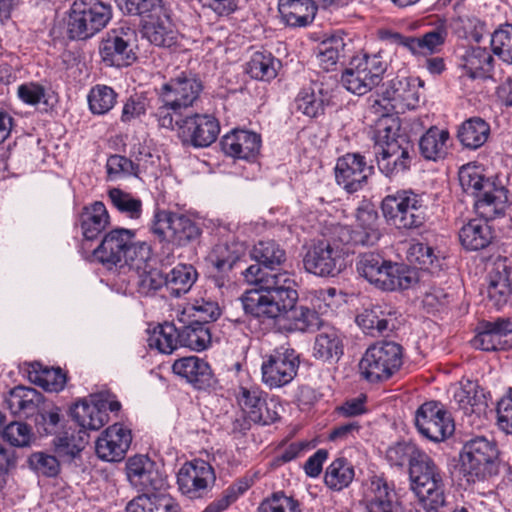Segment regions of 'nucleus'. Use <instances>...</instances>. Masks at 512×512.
Instances as JSON below:
<instances>
[{
    "label": "nucleus",
    "mask_w": 512,
    "mask_h": 512,
    "mask_svg": "<svg viewBox=\"0 0 512 512\" xmlns=\"http://www.w3.org/2000/svg\"><path fill=\"white\" fill-rule=\"evenodd\" d=\"M112 18V7L102 0H75L66 20L70 40L84 41L102 31Z\"/></svg>",
    "instance_id": "nucleus-5"
},
{
    "label": "nucleus",
    "mask_w": 512,
    "mask_h": 512,
    "mask_svg": "<svg viewBox=\"0 0 512 512\" xmlns=\"http://www.w3.org/2000/svg\"><path fill=\"white\" fill-rule=\"evenodd\" d=\"M175 128L183 144L195 148L210 146L216 141L220 132L219 122L213 115L200 113L178 116Z\"/></svg>",
    "instance_id": "nucleus-16"
},
{
    "label": "nucleus",
    "mask_w": 512,
    "mask_h": 512,
    "mask_svg": "<svg viewBox=\"0 0 512 512\" xmlns=\"http://www.w3.org/2000/svg\"><path fill=\"white\" fill-rule=\"evenodd\" d=\"M459 182L464 192L475 197L477 214L485 219H495L504 214L507 208V190L496 187L486 179L477 166L470 164L459 170Z\"/></svg>",
    "instance_id": "nucleus-4"
},
{
    "label": "nucleus",
    "mask_w": 512,
    "mask_h": 512,
    "mask_svg": "<svg viewBox=\"0 0 512 512\" xmlns=\"http://www.w3.org/2000/svg\"><path fill=\"white\" fill-rule=\"evenodd\" d=\"M197 279L196 269L189 264H178L166 274V290L171 297L186 294Z\"/></svg>",
    "instance_id": "nucleus-47"
},
{
    "label": "nucleus",
    "mask_w": 512,
    "mask_h": 512,
    "mask_svg": "<svg viewBox=\"0 0 512 512\" xmlns=\"http://www.w3.org/2000/svg\"><path fill=\"white\" fill-rule=\"evenodd\" d=\"M409 142L406 135L400 134V124L398 119L393 117H383L379 120L375 131V145L376 148H383V145H388L391 142Z\"/></svg>",
    "instance_id": "nucleus-59"
},
{
    "label": "nucleus",
    "mask_w": 512,
    "mask_h": 512,
    "mask_svg": "<svg viewBox=\"0 0 512 512\" xmlns=\"http://www.w3.org/2000/svg\"><path fill=\"white\" fill-rule=\"evenodd\" d=\"M408 259L411 263L419 265L421 270L437 274L442 270L444 258L434 253V249L427 243L412 244L408 250Z\"/></svg>",
    "instance_id": "nucleus-50"
},
{
    "label": "nucleus",
    "mask_w": 512,
    "mask_h": 512,
    "mask_svg": "<svg viewBox=\"0 0 512 512\" xmlns=\"http://www.w3.org/2000/svg\"><path fill=\"white\" fill-rule=\"evenodd\" d=\"M488 302L497 310L512 306V260L498 257L488 274Z\"/></svg>",
    "instance_id": "nucleus-19"
},
{
    "label": "nucleus",
    "mask_w": 512,
    "mask_h": 512,
    "mask_svg": "<svg viewBox=\"0 0 512 512\" xmlns=\"http://www.w3.org/2000/svg\"><path fill=\"white\" fill-rule=\"evenodd\" d=\"M135 231L114 228L107 232L93 250L94 258L108 269L141 268L151 259L152 251L146 242L135 240Z\"/></svg>",
    "instance_id": "nucleus-3"
},
{
    "label": "nucleus",
    "mask_w": 512,
    "mask_h": 512,
    "mask_svg": "<svg viewBox=\"0 0 512 512\" xmlns=\"http://www.w3.org/2000/svg\"><path fill=\"white\" fill-rule=\"evenodd\" d=\"M148 261H146L141 268L131 267L129 270L132 275L131 278H135V284L137 290L141 295L148 296L154 294L157 290L166 287V275H163L161 271L157 269H147Z\"/></svg>",
    "instance_id": "nucleus-49"
},
{
    "label": "nucleus",
    "mask_w": 512,
    "mask_h": 512,
    "mask_svg": "<svg viewBox=\"0 0 512 512\" xmlns=\"http://www.w3.org/2000/svg\"><path fill=\"white\" fill-rule=\"evenodd\" d=\"M173 372L185 378L197 390H213L218 381L208 362L197 357L189 356L176 360L172 365Z\"/></svg>",
    "instance_id": "nucleus-26"
},
{
    "label": "nucleus",
    "mask_w": 512,
    "mask_h": 512,
    "mask_svg": "<svg viewBox=\"0 0 512 512\" xmlns=\"http://www.w3.org/2000/svg\"><path fill=\"white\" fill-rule=\"evenodd\" d=\"M413 145L400 141L376 148L374 156L379 171L388 178H395L408 172L412 165Z\"/></svg>",
    "instance_id": "nucleus-21"
},
{
    "label": "nucleus",
    "mask_w": 512,
    "mask_h": 512,
    "mask_svg": "<svg viewBox=\"0 0 512 512\" xmlns=\"http://www.w3.org/2000/svg\"><path fill=\"white\" fill-rule=\"evenodd\" d=\"M149 231L159 243L176 247L195 243L202 234L199 224L188 216L160 208L154 211Z\"/></svg>",
    "instance_id": "nucleus-7"
},
{
    "label": "nucleus",
    "mask_w": 512,
    "mask_h": 512,
    "mask_svg": "<svg viewBox=\"0 0 512 512\" xmlns=\"http://www.w3.org/2000/svg\"><path fill=\"white\" fill-rule=\"evenodd\" d=\"M318 8L313 0H278L281 17L292 27H305L312 23Z\"/></svg>",
    "instance_id": "nucleus-35"
},
{
    "label": "nucleus",
    "mask_w": 512,
    "mask_h": 512,
    "mask_svg": "<svg viewBox=\"0 0 512 512\" xmlns=\"http://www.w3.org/2000/svg\"><path fill=\"white\" fill-rule=\"evenodd\" d=\"M372 173L373 166H369L360 153H347L341 156L335 166L337 184L350 194L363 189Z\"/></svg>",
    "instance_id": "nucleus-18"
},
{
    "label": "nucleus",
    "mask_w": 512,
    "mask_h": 512,
    "mask_svg": "<svg viewBox=\"0 0 512 512\" xmlns=\"http://www.w3.org/2000/svg\"><path fill=\"white\" fill-rule=\"evenodd\" d=\"M237 401L241 410L248 413L254 424L270 425L281 418L280 413L283 408L279 400L270 397L258 386H240Z\"/></svg>",
    "instance_id": "nucleus-12"
},
{
    "label": "nucleus",
    "mask_w": 512,
    "mask_h": 512,
    "mask_svg": "<svg viewBox=\"0 0 512 512\" xmlns=\"http://www.w3.org/2000/svg\"><path fill=\"white\" fill-rule=\"evenodd\" d=\"M220 145L228 156L253 160L260 152L261 137L252 131L235 129L222 137Z\"/></svg>",
    "instance_id": "nucleus-27"
},
{
    "label": "nucleus",
    "mask_w": 512,
    "mask_h": 512,
    "mask_svg": "<svg viewBox=\"0 0 512 512\" xmlns=\"http://www.w3.org/2000/svg\"><path fill=\"white\" fill-rule=\"evenodd\" d=\"M108 197L113 207L121 214L132 220L140 219L142 215V201L120 188H111Z\"/></svg>",
    "instance_id": "nucleus-56"
},
{
    "label": "nucleus",
    "mask_w": 512,
    "mask_h": 512,
    "mask_svg": "<svg viewBox=\"0 0 512 512\" xmlns=\"http://www.w3.org/2000/svg\"><path fill=\"white\" fill-rule=\"evenodd\" d=\"M408 189L398 190L394 194L387 195L381 202V210L386 221L394 225H402L400 222L404 207L409 206L407 199Z\"/></svg>",
    "instance_id": "nucleus-60"
},
{
    "label": "nucleus",
    "mask_w": 512,
    "mask_h": 512,
    "mask_svg": "<svg viewBox=\"0 0 512 512\" xmlns=\"http://www.w3.org/2000/svg\"><path fill=\"white\" fill-rule=\"evenodd\" d=\"M61 426L60 409L54 405H45L35 415V427L39 435H56Z\"/></svg>",
    "instance_id": "nucleus-62"
},
{
    "label": "nucleus",
    "mask_w": 512,
    "mask_h": 512,
    "mask_svg": "<svg viewBox=\"0 0 512 512\" xmlns=\"http://www.w3.org/2000/svg\"><path fill=\"white\" fill-rule=\"evenodd\" d=\"M411 488L425 509L438 511L446 503L442 473L426 453L418 454L409 468Z\"/></svg>",
    "instance_id": "nucleus-8"
},
{
    "label": "nucleus",
    "mask_w": 512,
    "mask_h": 512,
    "mask_svg": "<svg viewBox=\"0 0 512 512\" xmlns=\"http://www.w3.org/2000/svg\"><path fill=\"white\" fill-rule=\"evenodd\" d=\"M257 512H302V509L301 503L294 496L276 491L260 502Z\"/></svg>",
    "instance_id": "nucleus-58"
},
{
    "label": "nucleus",
    "mask_w": 512,
    "mask_h": 512,
    "mask_svg": "<svg viewBox=\"0 0 512 512\" xmlns=\"http://www.w3.org/2000/svg\"><path fill=\"white\" fill-rule=\"evenodd\" d=\"M34 382L49 392H59L64 389L66 375L61 368L42 367L36 371Z\"/></svg>",
    "instance_id": "nucleus-64"
},
{
    "label": "nucleus",
    "mask_w": 512,
    "mask_h": 512,
    "mask_svg": "<svg viewBox=\"0 0 512 512\" xmlns=\"http://www.w3.org/2000/svg\"><path fill=\"white\" fill-rule=\"evenodd\" d=\"M407 199L409 206L404 207L400 217L402 225H397L398 229H414L420 227L425 221L426 205L422 194L415 193L408 189Z\"/></svg>",
    "instance_id": "nucleus-54"
},
{
    "label": "nucleus",
    "mask_w": 512,
    "mask_h": 512,
    "mask_svg": "<svg viewBox=\"0 0 512 512\" xmlns=\"http://www.w3.org/2000/svg\"><path fill=\"white\" fill-rule=\"evenodd\" d=\"M250 256L265 276L272 274L264 272L263 268L274 270L286 261V251L275 240L259 241L253 246Z\"/></svg>",
    "instance_id": "nucleus-40"
},
{
    "label": "nucleus",
    "mask_w": 512,
    "mask_h": 512,
    "mask_svg": "<svg viewBox=\"0 0 512 512\" xmlns=\"http://www.w3.org/2000/svg\"><path fill=\"white\" fill-rule=\"evenodd\" d=\"M458 65L471 79H486L493 71L494 58L485 47L469 46L459 55Z\"/></svg>",
    "instance_id": "nucleus-30"
},
{
    "label": "nucleus",
    "mask_w": 512,
    "mask_h": 512,
    "mask_svg": "<svg viewBox=\"0 0 512 512\" xmlns=\"http://www.w3.org/2000/svg\"><path fill=\"white\" fill-rule=\"evenodd\" d=\"M118 94L107 85H95L88 93L89 110L94 115L107 114L117 103Z\"/></svg>",
    "instance_id": "nucleus-55"
},
{
    "label": "nucleus",
    "mask_w": 512,
    "mask_h": 512,
    "mask_svg": "<svg viewBox=\"0 0 512 512\" xmlns=\"http://www.w3.org/2000/svg\"><path fill=\"white\" fill-rule=\"evenodd\" d=\"M299 364V354L293 348L280 346L264 357L262 381L270 388L283 387L295 378Z\"/></svg>",
    "instance_id": "nucleus-14"
},
{
    "label": "nucleus",
    "mask_w": 512,
    "mask_h": 512,
    "mask_svg": "<svg viewBox=\"0 0 512 512\" xmlns=\"http://www.w3.org/2000/svg\"><path fill=\"white\" fill-rule=\"evenodd\" d=\"M449 132L436 126L430 127L419 139L421 156L429 161H438L447 155Z\"/></svg>",
    "instance_id": "nucleus-41"
},
{
    "label": "nucleus",
    "mask_w": 512,
    "mask_h": 512,
    "mask_svg": "<svg viewBox=\"0 0 512 512\" xmlns=\"http://www.w3.org/2000/svg\"><path fill=\"white\" fill-rule=\"evenodd\" d=\"M136 40V32L130 28L121 27L107 32L99 46L102 61L118 68L130 66L137 59L134 51Z\"/></svg>",
    "instance_id": "nucleus-15"
},
{
    "label": "nucleus",
    "mask_w": 512,
    "mask_h": 512,
    "mask_svg": "<svg viewBox=\"0 0 512 512\" xmlns=\"http://www.w3.org/2000/svg\"><path fill=\"white\" fill-rule=\"evenodd\" d=\"M423 84L419 79L400 77L388 82L382 92L383 99L388 101L395 113H404L413 110L420 102L419 87Z\"/></svg>",
    "instance_id": "nucleus-23"
},
{
    "label": "nucleus",
    "mask_w": 512,
    "mask_h": 512,
    "mask_svg": "<svg viewBox=\"0 0 512 512\" xmlns=\"http://www.w3.org/2000/svg\"><path fill=\"white\" fill-rule=\"evenodd\" d=\"M87 437L88 435L82 429L78 432L70 430L60 432L52 441L53 451L61 462L70 463L79 457L87 443Z\"/></svg>",
    "instance_id": "nucleus-39"
},
{
    "label": "nucleus",
    "mask_w": 512,
    "mask_h": 512,
    "mask_svg": "<svg viewBox=\"0 0 512 512\" xmlns=\"http://www.w3.org/2000/svg\"><path fill=\"white\" fill-rule=\"evenodd\" d=\"M491 219H473L459 231L462 246L469 251L482 250L491 244L494 235L488 221Z\"/></svg>",
    "instance_id": "nucleus-37"
},
{
    "label": "nucleus",
    "mask_w": 512,
    "mask_h": 512,
    "mask_svg": "<svg viewBox=\"0 0 512 512\" xmlns=\"http://www.w3.org/2000/svg\"><path fill=\"white\" fill-rule=\"evenodd\" d=\"M131 442V430L115 423L106 428L97 439L96 453L104 461L118 462L124 459Z\"/></svg>",
    "instance_id": "nucleus-25"
},
{
    "label": "nucleus",
    "mask_w": 512,
    "mask_h": 512,
    "mask_svg": "<svg viewBox=\"0 0 512 512\" xmlns=\"http://www.w3.org/2000/svg\"><path fill=\"white\" fill-rule=\"evenodd\" d=\"M354 477L353 464L345 457H338L326 468L324 483L333 491H341L352 483Z\"/></svg>",
    "instance_id": "nucleus-44"
},
{
    "label": "nucleus",
    "mask_w": 512,
    "mask_h": 512,
    "mask_svg": "<svg viewBox=\"0 0 512 512\" xmlns=\"http://www.w3.org/2000/svg\"><path fill=\"white\" fill-rule=\"evenodd\" d=\"M491 47L502 61L512 64V24L501 25L491 35Z\"/></svg>",
    "instance_id": "nucleus-61"
},
{
    "label": "nucleus",
    "mask_w": 512,
    "mask_h": 512,
    "mask_svg": "<svg viewBox=\"0 0 512 512\" xmlns=\"http://www.w3.org/2000/svg\"><path fill=\"white\" fill-rule=\"evenodd\" d=\"M5 403L11 413L25 417L36 415L46 405L41 392L24 386H17L10 390Z\"/></svg>",
    "instance_id": "nucleus-31"
},
{
    "label": "nucleus",
    "mask_w": 512,
    "mask_h": 512,
    "mask_svg": "<svg viewBox=\"0 0 512 512\" xmlns=\"http://www.w3.org/2000/svg\"><path fill=\"white\" fill-rule=\"evenodd\" d=\"M246 253L244 242L236 239L220 241L214 245L208 255L212 266L211 280L218 288L228 287L233 283L234 267Z\"/></svg>",
    "instance_id": "nucleus-13"
},
{
    "label": "nucleus",
    "mask_w": 512,
    "mask_h": 512,
    "mask_svg": "<svg viewBox=\"0 0 512 512\" xmlns=\"http://www.w3.org/2000/svg\"><path fill=\"white\" fill-rule=\"evenodd\" d=\"M390 315L391 312L386 311L383 306L373 305L358 314L356 322L365 334L376 337L389 330Z\"/></svg>",
    "instance_id": "nucleus-46"
},
{
    "label": "nucleus",
    "mask_w": 512,
    "mask_h": 512,
    "mask_svg": "<svg viewBox=\"0 0 512 512\" xmlns=\"http://www.w3.org/2000/svg\"><path fill=\"white\" fill-rule=\"evenodd\" d=\"M164 8L162 0H124L121 6L125 14L140 16L143 22Z\"/></svg>",
    "instance_id": "nucleus-63"
},
{
    "label": "nucleus",
    "mask_w": 512,
    "mask_h": 512,
    "mask_svg": "<svg viewBox=\"0 0 512 512\" xmlns=\"http://www.w3.org/2000/svg\"><path fill=\"white\" fill-rule=\"evenodd\" d=\"M499 450L494 441L477 436L466 441L460 452V470L467 482L475 483L499 473Z\"/></svg>",
    "instance_id": "nucleus-6"
},
{
    "label": "nucleus",
    "mask_w": 512,
    "mask_h": 512,
    "mask_svg": "<svg viewBox=\"0 0 512 512\" xmlns=\"http://www.w3.org/2000/svg\"><path fill=\"white\" fill-rule=\"evenodd\" d=\"M71 416L73 420L85 430H99L109 420L108 414H104L103 410L99 408L93 395L88 399H82L74 404L71 408Z\"/></svg>",
    "instance_id": "nucleus-38"
},
{
    "label": "nucleus",
    "mask_w": 512,
    "mask_h": 512,
    "mask_svg": "<svg viewBox=\"0 0 512 512\" xmlns=\"http://www.w3.org/2000/svg\"><path fill=\"white\" fill-rule=\"evenodd\" d=\"M143 36L159 47H171L177 42V30L167 8L145 20L142 25Z\"/></svg>",
    "instance_id": "nucleus-29"
},
{
    "label": "nucleus",
    "mask_w": 512,
    "mask_h": 512,
    "mask_svg": "<svg viewBox=\"0 0 512 512\" xmlns=\"http://www.w3.org/2000/svg\"><path fill=\"white\" fill-rule=\"evenodd\" d=\"M241 274L255 286L241 297L246 314L260 322L276 321L286 332L310 333L323 327L325 322L317 311L296 305V282L287 272L265 276L258 266L250 265Z\"/></svg>",
    "instance_id": "nucleus-1"
},
{
    "label": "nucleus",
    "mask_w": 512,
    "mask_h": 512,
    "mask_svg": "<svg viewBox=\"0 0 512 512\" xmlns=\"http://www.w3.org/2000/svg\"><path fill=\"white\" fill-rule=\"evenodd\" d=\"M334 234L350 251L352 246H372L380 239V233L373 227L352 229L348 226L334 228Z\"/></svg>",
    "instance_id": "nucleus-48"
},
{
    "label": "nucleus",
    "mask_w": 512,
    "mask_h": 512,
    "mask_svg": "<svg viewBox=\"0 0 512 512\" xmlns=\"http://www.w3.org/2000/svg\"><path fill=\"white\" fill-rule=\"evenodd\" d=\"M110 224V216L101 201L83 207L79 215V225L84 241L97 239Z\"/></svg>",
    "instance_id": "nucleus-33"
},
{
    "label": "nucleus",
    "mask_w": 512,
    "mask_h": 512,
    "mask_svg": "<svg viewBox=\"0 0 512 512\" xmlns=\"http://www.w3.org/2000/svg\"><path fill=\"white\" fill-rule=\"evenodd\" d=\"M353 251L333 233L329 239L318 240L307 250L303 265L307 272L320 277H335L346 267L345 258Z\"/></svg>",
    "instance_id": "nucleus-10"
},
{
    "label": "nucleus",
    "mask_w": 512,
    "mask_h": 512,
    "mask_svg": "<svg viewBox=\"0 0 512 512\" xmlns=\"http://www.w3.org/2000/svg\"><path fill=\"white\" fill-rule=\"evenodd\" d=\"M319 330L314 340L313 357L323 362H338L344 353L339 331L325 323Z\"/></svg>",
    "instance_id": "nucleus-32"
},
{
    "label": "nucleus",
    "mask_w": 512,
    "mask_h": 512,
    "mask_svg": "<svg viewBox=\"0 0 512 512\" xmlns=\"http://www.w3.org/2000/svg\"><path fill=\"white\" fill-rule=\"evenodd\" d=\"M490 135V125L480 117H472L459 127L457 137L467 149L476 150L482 147Z\"/></svg>",
    "instance_id": "nucleus-43"
},
{
    "label": "nucleus",
    "mask_w": 512,
    "mask_h": 512,
    "mask_svg": "<svg viewBox=\"0 0 512 512\" xmlns=\"http://www.w3.org/2000/svg\"><path fill=\"white\" fill-rule=\"evenodd\" d=\"M402 364L403 347L393 341H380L365 351L359 370L369 383H380L397 373Z\"/></svg>",
    "instance_id": "nucleus-9"
},
{
    "label": "nucleus",
    "mask_w": 512,
    "mask_h": 512,
    "mask_svg": "<svg viewBox=\"0 0 512 512\" xmlns=\"http://www.w3.org/2000/svg\"><path fill=\"white\" fill-rule=\"evenodd\" d=\"M389 260L378 253L368 252L360 254L356 263L358 273L371 284L380 288L383 273Z\"/></svg>",
    "instance_id": "nucleus-52"
},
{
    "label": "nucleus",
    "mask_w": 512,
    "mask_h": 512,
    "mask_svg": "<svg viewBox=\"0 0 512 512\" xmlns=\"http://www.w3.org/2000/svg\"><path fill=\"white\" fill-rule=\"evenodd\" d=\"M415 426L422 436L433 442L444 441L455 430L450 413L438 401L425 402L416 410Z\"/></svg>",
    "instance_id": "nucleus-17"
},
{
    "label": "nucleus",
    "mask_w": 512,
    "mask_h": 512,
    "mask_svg": "<svg viewBox=\"0 0 512 512\" xmlns=\"http://www.w3.org/2000/svg\"><path fill=\"white\" fill-rule=\"evenodd\" d=\"M366 509L368 512H405L394 487L380 476L371 478Z\"/></svg>",
    "instance_id": "nucleus-28"
},
{
    "label": "nucleus",
    "mask_w": 512,
    "mask_h": 512,
    "mask_svg": "<svg viewBox=\"0 0 512 512\" xmlns=\"http://www.w3.org/2000/svg\"><path fill=\"white\" fill-rule=\"evenodd\" d=\"M27 464L35 474L46 478H56L61 471V460L45 451L30 454Z\"/></svg>",
    "instance_id": "nucleus-57"
},
{
    "label": "nucleus",
    "mask_w": 512,
    "mask_h": 512,
    "mask_svg": "<svg viewBox=\"0 0 512 512\" xmlns=\"http://www.w3.org/2000/svg\"><path fill=\"white\" fill-rule=\"evenodd\" d=\"M203 89L200 77L188 71H182L163 83L156 89L160 106L154 113V117L158 126L174 130L176 118L183 115L188 108L193 107Z\"/></svg>",
    "instance_id": "nucleus-2"
},
{
    "label": "nucleus",
    "mask_w": 512,
    "mask_h": 512,
    "mask_svg": "<svg viewBox=\"0 0 512 512\" xmlns=\"http://www.w3.org/2000/svg\"><path fill=\"white\" fill-rule=\"evenodd\" d=\"M215 481L212 466L204 460H194L185 463L177 474L179 490L189 498L202 495L210 484Z\"/></svg>",
    "instance_id": "nucleus-24"
},
{
    "label": "nucleus",
    "mask_w": 512,
    "mask_h": 512,
    "mask_svg": "<svg viewBox=\"0 0 512 512\" xmlns=\"http://www.w3.org/2000/svg\"><path fill=\"white\" fill-rule=\"evenodd\" d=\"M346 44L340 36L323 40L316 48V58L322 69L329 71L345 56Z\"/></svg>",
    "instance_id": "nucleus-53"
},
{
    "label": "nucleus",
    "mask_w": 512,
    "mask_h": 512,
    "mask_svg": "<svg viewBox=\"0 0 512 512\" xmlns=\"http://www.w3.org/2000/svg\"><path fill=\"white\" fill-rule=\"evenodd\" d=\"M388 63L380 54L353 57L342 72L341 83L349 92L364 95L383 79Z\"/></svg>",
    "instance_id": "nucleus-11"
},
{
    "label": "nucleus",
    "mask_w": 512,
    "mask_h": 512,
    "mask_svg": "<svg viewBox=\"0 0 512 512\" xmlns=\"http://www.w3.org/2000/svg\"><path fill=\"white\" fill-rule=\"evenodd\" d=\"M336 87L337 82L332 79L311 81L295 99L297 110L311 118L322 115L325 107L331 104Z\"/></svg>",
    "instance_id": "nucleus-20"
},
{
    "label": "nucleus",
    "mask_w": 512,
    "mask_h": 512,
    "mask_svg": "<svg viewBox=\"0 0 512 512\" xmlns=\"http://www.w3.org/2000/svg\"><path fill=\"white\" fill-rule=\"evenodd\" d=\"M280 61L271 52L256 51L246 64V72L256 80L270 81L277 76Z\"/></svg>",
    "instance_id": "nucleus-45"
},
{
    "label": "nucleus",
    "mask_w": 512,
    "mask_h": 512,
    "mask_svg": "<svg viewBox=\"0 0 512 512\" xmlns=\"http://www.w3.org/2000/svg\"><path fill=\"white\" fill-rule=\"evenodd\" d=\"M211 329L201 320H192L189 324L179 327L178 341L181 347L201 352L211 345Z\"/></svg>",
    "instance_id": "nucleus-42"
},
{
    "label": "nucleus",
    "mask_w": 512,
    "mask_h": 512,
    "mask_svg": "<svg viewBox=\"0 0 512 512\" xmlns=\"http://www.w3.org/2000/svg\"><path fill=\"white\" fill-rule=\"evenodd\" d=\"M126 475L129 482L142 491H161L167 486L166 477L157 469L156 463L144 455L127 460Z\"/></svg>",
    "instance_id": "nucleus-22"
},
{
    "label": "nucleus",
    "mask_w": 512,
    "mask_h": 512,
    "mask_svg": "<svg viewBox=\"0 0 512 512\" xmlns=\"http://www.w3.org/2000/svg\"><path fill=\"white\" fill-rule=\"evenodd\" d=\"M125 512H182V509L166 493L144 491L127 503Z\"/></svg>",
    "instance_id": "nucleus-34"
},
{
    "label": "nucleus",
    "mask_w": 512,
    "mask_h": 512,
    "mask_svg": "<svg viewBox=\"0 0 512 512\" xmlns=\"http://www.w3.org/2000/svg\"><path fill=\"white\" fill-rule=\"evenodd\" d=\"M419 281L415 268L389 260L383 273L380 288L383 291H397L412 288Z\"/></svg>",
    "instance_id": "nucleus-36"
},
{
    "label": "nucleus",
    "mask_w": 512,
    "mask_h": 512,
    "mask_svg": "<svg viewBox=\"0 0 512 512\" xmlns=\"http://www.w3.org/2000/svg\"><path fill=\"white\" fill-rule=\"evenodd\" d=\"M179 328L174 323L165 322L153 329L148 337V345L164 354H171L180 343Z\"/></svg>",
    "instance_id": "nucleus-51"
}]
</instances>
